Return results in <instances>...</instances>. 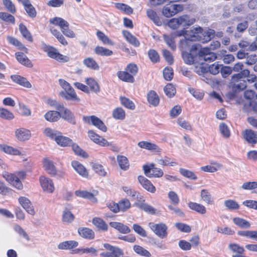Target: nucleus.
<instances>
[{"label": "nucleus", "instance_id": "nucleus-1", "mask_svg": "<svg viewBox=\"0 0 257 257\" xmlns=\"http://www.w3.org/2000/svg\"><path fill=\"white\" fill-rule=\"evenodd\" d=\"M195 22V19L194 18H190L187 15H184L170 19L168 22V26L174 30L177 29L180 27H182L184 29H186Z\"/></svg>", "mask_w": 257, "mask_h": 257}, {"label": "nucleus", "instance_id": "nucleus-2", "mask_svg": "<svg viewBox=\"0 0 257 257\" xmlns=\"http://www.w3.org/2000/svg\"><path fill=\"white\" fill-rule=\"evenodd\" d=\"M42 48L51 58L61 62H67L69 60V58L67 56L60 54L58 50L53 47L43 44Z\"/></svg>", "mask_w": 257, "mask_h": 257}, {"label": "nucleus", "instance_id": "nucleus-3", "mask_svg": "<svg viewBox=\"0 0 257 257\" xmlns=\"http://www.w3.org/2000/svg\"><path fill=\"white\" fill-rule=\"evenodd\" d=\"M198 46L193 45L190 49V52H182V57L184 62L188 65H192L198 62V53L197 52Z\"/></svg>", "mask_w": 257, "mask_h": 257}, {"label": "nucleus", "instance_id": "nucleus-4", "mask_svg": "<svg viewBox=\"0 0 257 257\" xmlns=\"http://www.w3.org/2000/svg\"><path fill=\"white\" fill-rule=\"evenodd\" d=\"M183 10V5L169 4L164 7L162 14L165 17L170 18L181 12Z\"/></svg>", "mask_w": 257, "mask_h": 257}, {"label": "nucleus", "instance_id": "nucleus-5", "mask_svg": "<svg viewBox=\"0 0 257 257\" xmlns=\"http://www.w3.org/2000/svg\"><path fill=\"white\" fill-rule=\"evenodd\" d=\"M104 247L110 252H103L100 254L101 257H122L123 251L119 248L112 246L108 243H104Z\"/></svg>", "mask_w": 257, "mask_h": 257}, {"label": "nucleus", "instance_id": "nucleus-6", "mask_svg": "<svg viewBox=\"0 0 257 257\" xmlns=\"http://www.w3.org/2000/svg\"><path fill=\"white\" fill-rule=\"evenodd\" d=\"M83 120L85 122L92 124L103 132L107 131V127L103 122L95 115L84 116L83 117Z\"/></svg>", "mask_w": 257, "mask_h": 257}, {"label": "nucleus", "instance_id": "nucleus-7", "mask_svg": "<svg viewBox=\"0 0 257 257\" xmlns=\"http://www.w3.org/2000/svg\"><path fill=\"white\" fill-rule=\"evenodd\" d=\"M149 226L152 230L159 237L164 238L167 236L168 227L165 224L163 223L156 224L150 222Z\"/></svg>", "mask_w": 257, "mask_h": 257}, {"label": "nucleus", "instance_id": "nucleus-8", "mask_svg": "<svg viewBox=\"0 0 257 257\" xmlns=\"http://www.w3.org/2000/svg\"><path fill=\"white\" fill-rule=\"evenodd\" d=\"M2 176L7 182L13 186L18 189H22L23 187V184L21 181L18 180V178L17 177L15 173L12 174L5 171L3 173Z\"/></svg>", "mask_w": 257, "mask_h": 257}, {"label": "nucleus", "instance_id": "nucleus-9", "mask_svg": "<svg viewBox=\"0 0 257 257\" xmlns=\"http://www.w3.org/2000/svg\"><path fill=\"white\" fill-rule=\"evenodd\" d=\"M216 58V55L210 52V49L208 48H203L198 52V59L200 60L210 62L214 61Z\"/></svg>", "mask_w": 257, "mask_h": 257}, {"label": "nucleus", "instance_id": "nucleus-10", "mask_svg": "<svg viewBox=\"0 0 257 257\" xmlns=\"http://www.w3.org/2000/svg\"><path fill=\"white\" fill-rule=\"evenodd\" d=\"M39 181L44 191L49 193H52L54 192L55 187L51 179L42 176L39 178Z\"/></svg>", "mask_w": 257, "mask_h": 257}, {"label": "nucleus", "instance_id": "nucleus-11", "mask_svg": "<svg viewBox=\"0 0 257 257\" xmlns=\"http://www.w3.org/2000/svg\"><path fill=\"white\" fill-rule=\"evenodd\" d=\"M88 136L93 142L102 147H107L110 145L109 143L106 140L96 134L93 131H89Z\"/></svg>", "mask_w": 257, "mask_h": 257}, {"label": "nucleus", "instance_id": "nucleus-12", "mask_svg": "<svg viewBox=\"0 0 257 257\" xmlns=\"http://www.w3.org/2000/svg\"><path fill=\"white\" fill-rule=\"evenodd\" d=\"M15 134L17 140L21 142L28 140L31 137L30 131L23 127L16 129Z\"/></svg>", "mask_w": 257, "mask_h": 257}, {"label": "nucleus", "instance_id": "nucleus-13", "mask_svg": "<svg viewBox=\"0 0 257 257\" xmlns=\"http://www.w3.org/2000/svg\"><path fill=\"white\" fill-rule=\"evenodd\" d=\"M19 202L25 210L30 214L34 215L35 211L30 200L25 197H20Z\"/></svg>", "mask_w": 257, "mask_h": 257}, {"label": "nucleus", "instance_id": "nucleus-14", "mask_svg": "<svg viewBox=\"0 0 257 257\" xmlns=\"http://www.w3.org/2000/svg\"><path fill=\"white\" fill-rule=\"evenodd\" d=\"M43 167L45 171L51 176L55 174L56 168L54 162L48 158H44L42 160Z\"/></svg>", "mask_w": 257, "mask_h": 257}, {"label": "nucleus", "instance_id": "nucleus-15", "mask_svg": "<svg viewBox=\"0 0 257 257\" xmlns=\"http://www.w3.org/2000/svg\"><path fill=\"white\" fill-rule=\"evenodd\" d=\"M71 166L74 170L81 176L84 178H87L88 176V173L85 167L80 162L77 161H72Z\"/></svg>", "mask_w": 257, "mask_h": 257}, {"label": "nucleus", "instance_id": "nucleus-16", "mask_svg": "<svg viewBox=\"0 0 257 257\" xmlns=\"http://www.w3.org/2000/svg\"><path fill=\"white\" fill-rule=\"evenodd\" d=\"M60 95L67 100L75 101L76 102H79L80 100L73 88L65 91H62L60 92Z\"/></svg>", "mask_w": 257, "mask_h": 257}, {"label": "nucleus", "instance_id": "nucleus-17", "mask_svg": "<svg viewBox=\"0 0 257 257\" xmlns=\"http://www.w3.org/2000/svg\"><path fill=\"white\" fill-rule=\"evenodd\" d=\"M202 32V28L199 26L193 27L190 31H188L187 36L192 41H196L200 39V35Z\"/></svg>", "mask_w": 257, "mask_h": 257}, {"label": "nucleus", "instance_id": "nucleus-18", "mask_svg": "<svg viewBox=\"0 0 257 257\" xmlns=\"http://www.w3.org/2000/svg\"><path fill=\"white\" fill-rule=\"evenodd\" d=\"M138 179L139 183L144 189L151 193H155L156 188L148 179L143 176H139Z\"/></svg>", "mask_w": 257, "mask_h": 257}, {"label": "nucleus", "instance_id": "nucleus-19", "mask_svg": "<svg viewBox=\"0 0 257 257\" xmlns=\"http://www.w3.org/2000/svg\"><path fill=\"white\" fill-rule=\"evenodd\" d=\"M192 42L187 35L181 39L179 43V47L182 52H185L187 50H190L192 46L196 45V44H193Z\"/></svg>", "mask_w": 257, "mask_h": 257}, {"label": "nucleus", "instance_id": "nucleus-20", "mask_svg": "<svg viewBox=\"0 0 257 257\" xmlns=\"http://www.w3.org/2000/svg\"><path fill=\"white\" fill-rule=\"evenodd\" d=\"M97 192L95 194L92 193L86 190H78L75 191V194L76 196L88 199L92 201L93 202H96L97 199L95 198V196L96 195Z\"/></svg>", "mask_w": 257, "mask_h": 257}, {"label": "nucleus", "instance_id": "nucleus-21", "mask_svg": "<svg viewBox=\"0 0 257 257\" xmlns=\"http://www.w3.org/2000/svg\"><path fill=\"white\" fill-rule=\"evenodd\" d=\"M0 151L11 155L21 156L22 155L21 152L18 149L5 144H0Z\"/></svg>", "mask_w": 257, "mask_h": 257}, {"label": "nucleus", "instance_id": "nucleus-22", "mask_svg": "<svg viewBox=\"0 0 257 257\" xmlns=\"http://www.w3.org/2000/svg\"><path fill=\"white\" fill-rule=\"evenodd\" d=\"M11 78L15 83L26 88H31L32 85L26 78L18 75H12Z\"/></svg>", "mask_w": 257, "mask_h": 257}, {"label": "nucleus", "instance_id": "nucleus-23", "mask_svg": "<svg viewBox=\"0 0 257 257\" xmlns=\"http://www.w3.org/2000/svg\"><path fill=\"white\" fill-rule=\"evenodd\" d=\"M156 161L159 165L164 166H174L177 165L174 159L167 156L157 158Z\"/></svg>", "mask_w": 257, "mask_h": 257}, {"label": "nucleus", "instance_id": "nucleus-24", "mask_svg": "<svg viewBox=\"0 0 257 257\" xmlns=\"http://www.w3.org/2000/svg\"><path fill=\"white\" fill-rule=\"evenodd\" d=\"M109 225L121 233L126 234L131 232V229L126 225L118 222H110Z\"/></svg>", "mask_w": 257, "mask_h": 257}, {"label": "nucleus", "instance_id": "nucleus-25", "mask_svg": "<svg viewBox=\"0 0 257 257\" xmlns=\"http://www.w3.org/2000/svg\"><path fill=\"white\" fill-rule=\"evenodd\" d=\"M147 100L150 104L157 106L159 105L160 98L155 91L151 90L147 93Z\"/></svg>", "mask_w": 257, "mask_h": 257}, {"label": "nucleus", "instance_id": "nucleus-26", "mask_svg": "<svg viewBox=\"0 0 257 257\" xmlns=\"http://www.w3.org/2000/svg\"><path fill=\"white\" fill-rule=\"evenodd\" d=\"M215 32L213 30L208 29L203 30L202 29V32L200 35V39L199 41L203 43H206L211 40L214 36Z\"/></svg>", "mask_w": 257, "mask_h": 257}, {"label": "nucleus", "instance_id": "nucleus-27", "mask_svg": "<svg viewBox=\"0 0 257 257\" xmlns=\"http://www.w3.org/2000/svg\"><path fill=\"white\" fill-rule=\"evenodd\" d=\"M138 145L142 149H146L149 151H155L156 152L160 151V149L157 145L149 142L141 141L138 143Z\"/></svg>", "mask_w": 257, "mask_h": 257}, {"label": "nucleus", "instance_id": "nucleus-28", "mask_svg": "<svg viewBox=\"0 0 257 257\" xmlns=\"http://www.w3.org/2000/svg\"><path fill=\"white\" fill-rule=\"evenodd\" d=\"M55 142L58 145L63 147L71 146L73 142L72 140L70 138L62 136L61 133H60V135L56 138Z\"/></svg>", "mask_w": 257, "mask_h": 257}, {"label": "nucleus", "instance_id": "nucleus-29", "mask_svg": "<svg viewBox=\"0 0 257 257\" xmlns=\"http://www.w3.org/2000/svg\"><path fill=\"white\" fill-rule=\"evenodd\" d=\"M244 138L250 144H255L257 143V133L252 130H246L244 133Z\"/></svg>", "mask_w": 257, "mask_h": 257}, {"label": "nucleus", "instance_id": "nucleus-30", "mask_svg": "<svg viewBox=\"0 0 257 257\" xmlns=\"http://www.w3.org/2000/svg\"><path fill=\"white\" fill-rule=\"evenodd\" d=\"M117 76L119 79L124 82L133 83L135 81V78L133 75L130 74L126 70L118 71Z\"/></svg>", "mask_w": 257, "mask_h": 257}, {"label": "nucleus", "instance_id": "nucleus-31", "mask_svg": "<svg viewBox=\"0 0 257 257\" xmlns=\"http://www.w3.org/2000/svg\"><path fill=\"white\" fill-rule=\"evenodd\" d=\"M16 58L18 61L22 65L31 67L32 64L27 56L22 52H17L15 54Z\"/></svg>", "mask_w": 257, "mask_h": 257}, {"label": "nucleus", "instance_id": "nucleus-32", "mask_svg": "<svg viewBox=\"0 0 257 257\" xmlns=\"http://www.w3.org/2000/svg\"><path fill=\"white\" fill-rule=\"evenodd\" d=\"M188 206L191 209L194 210L201 214H204L206 212V207L202 204L196 202H190L188 203Z\"/></svg>", "mask_w": 257, "mask_h": 257}, {"label": "nucleus", "instance_id": "nucleus-33", "mask_svg": "<svg viewBox=\"0 0 257 257\" xmlns=\"http://www.w3.org/2000/svg\"><path fill=\"white\" fill-rule=\"evenodd\" d=\"M50 23L54 25L58 26L60 28L61 30L64 28L69 27V23L64 19L60 17H55L50 20Z\"/></svg>", "mask_w": 257, "mask_h": 257}, {"label": "nucleus", "instance_id": "nucleus-34", "mask_svg": "<svg viewBox=\"0 0 257 257\" xmlns=\"http://www.w3.org/2000/svg\"><path fill=\"white\" fill-rule=\"evenodd\" d=\"M122 34L126 41L135 47H138L140 43L136 37L127 31H123Z\"/></svg>", "mask_w": 257, "mask_h": 257}, {"label": "nucleus", "instance_id": "nucleus-35", "mask_svg": "<svg viewBox=\"0 0 257 257\" xmlns=\"http://www.w3.org/2000/svg\"><path fill=\"white\" fill-rule=\"evenodd\" d=\"M117 161L120 168L124 170H127L130 168V163L127 158L121 155L117 156Z\"/></svg>", "mask_w": 257, "mask_h": 257}, {"label": "nucleus", "instance_id": "nucleus-36", "mask_svg": "<svg viewBox=\"0 0 257 257\" xmlns=\"http://www.w3.org/2000/svg\"><path fill=\"white\" fill-rule=\"evenodd\" d=\"M78 245V242L74 240H68L60 243L58 248L60 249H71L77 247Z\"/></svg>", "mask_w": 257, "mask_h": 257}, {"label": "nucleus", "instance_id": "nucleus-37", "mask_svg": "<svg viewBox=\"0 0 257 257\" xmlns=\"http://www.w3.org/2000/svg\"><path fill=\"white\" fill-rule=\"evenodd\" d=\"M201 199L208 204H213L214 203L213 198L210 193L207 189H202L200 192Z\"/></svg>", "mask_w": 257, "mask_h": 257}, {"label": "nucleus", "instance_id": "nucleus-38", "mask_svg": "<svg viewBox=\"0 0 257 257\" xmlns=\"http://www.w3.org/2000/svg\"><path fill=\"white\" fill-rule=\"evenodd\" d=\"M44 117L47 121L54 122L57 121L60 118L61 114L60 112L57 111L50 110L45 114Z\"/></svg>", "mask_w": 257, "mask_h": 257}, {"label": "nucleus", "instance_id": "nucleus-39", "mask_svg": "<svg viewBox=\"0 0 257 257\" xmlns=\"http://www.w3.org/2000/svg\"><path fill=\"white\" fill-rule=\"evenodd\" d=\"M78 232L80 236L87 239H92L94 237V232L88 228H79Z\"/></svg>", "mask_w": 257, "mask_h": 257}, {"label": "nucleus", "instance_id": "nucleus-40", "mask_svg": "<svg viewBox=\"0 0 257 257\" xmlns=\"http://www.w3.org/2000/svg\"><path fill=\"white\" fill-rule=\"evenodd\" d=\"M163 38L167 45L173 51L176 50V46L175 42V37L174 35L171 34L167 35L164 34Z\"/></svg>", "mask_w": 257, "mask_h": 257}, {"label": "nucleus", "instance_id": "nucleus-41", "mask_svg": "<svg viewBox=\"0 0 257 257\" xmlns=\"http://www.w3.org/2000/svg\"><path fill=\"white\" fill-rule=\"evenodd\" d=\"M85 82L88 85L90 89L97 93L100 91V88L97 82L92 78H87L85 79Z\"/></svg>", "mask_w": 257, "mask_h": 257}, {"label": "nucleus", "instance_id": "nucleus-42", "mask_svg": "<svg viewBox=\"0 0 257 257\" xmlns=\"http://www.w3.org/2000/svg\"><path fill=\"white\" fill-rule=\"evenodd\" d=\"M224 206L229 210H235L239 208V205L237 202L232 199H227L224 201Z\"/></svg>", "mask_w": 257, "mask_h": 257}, {"label": "nucleus", "instance_id": "nucleus-43", "mask_svg": "<svg viewBox=\"0 0 257 257\" xmlns=\"http://www.w3.org/2000/svg\"><path fill=\"white\" fill-rule=\"evenodd\" d=\"M61 117L64 119L67 120L72 124L75 123V120L73 114L71 111L68 108L65 109L62 112Z\"/></svg>", "mask_w": 257, "mask_h": 257}, {"label": "nucleus", "instance_id": "nucleus-44", "mask_svg": "<svg viewBox=\"0 0 257 257\" xmlns=\"http://www.w3.org/2000/svg\"><path fill=\"white\" fill-rule=\"evenodd\" d=\"M112 117L115 119L123 120L125 117V112L121 107H117L113 109Z\"/></svg>", "mask_w": 257, "mask_h": 257}, {"label": "nucleus", "instance_id": "nucleus-45", "mask_svg": "<svg viewBox=\"0 0 257 257\" xmlns=\"http://www.w3.org/2000/svg\"><path fill=\"white\" fill-rule=\"evenodd\" d=\"M43 132L46 137L50 138L52 140H54L55 141L56 140V138H58V136L60 135V132L50 127L45 128Z\"/></svg>", "mask_w": 257, "mask_h": 257}, {"label": "nucleus", "instance_id": "nucleus-46", "mask_svg": "<svg viewBox=\"0 0 257 257\" xmlns=\"http://www.w3.org/2000/svg\"><path fill=\"white\" fill-rule=\"evenodd\" d=\"M92 223L96 227L103 231H106L108 229L107 224L100 218L95 217L93 218Z\"/></svg>", "mask_w": 257, "mask_h": 257}, {"label": "nucleus", "instance_id": "nucleus-47", "mask_svg": "<svg viewBox=\"0 0 257 257\" xmlns=\"http://www.w3.org/2000/svg\"><path fill=\"white\" fill-rule=\"evenodd\" d=\"M74 215L67 209H65L62 214V221L66 223H70L74 219Z\"/></svg>", "mask_w": 257, "mask_h": 257}, {"label": "nucleus", "instance_id": "nucleus-48", "mask_svg": "<svg viewBox=\"0 0 257 257\" xmlns=\"http://www.w3.org/2000/svg\"><path fill=\"white\" fill-rule=\"evenodd\" d=\"M83 63L88 68L93 70H98L99 69V65L92 58L88 57L83 60Z\"/></svg>", "mask_w": 257, "mask_h": 257}, {"label": "nucleus", "instance_id": "nucleus-49", "mask_svg": "<svg viewBox=\"0 0 257 257\" xmlns=\"http://www.w3.org/2000/svg\"><path fill=\"white\" fill-rule=\"evenodd\" d=\"M147 14L148 17L152 20L154 23H155L158 26H160L162 24V22L159 18V17L157 16V13L154 11L149 9L147 11Z\"/></svg>", "mask_w": 257, "mask_h": 257}, {"label": "nucleus", "instance_id": "nucleus-50", "mask_svg": "<svg viewBox=\"0 0 257 257\" xmlns=\"http://www.w3.org/2000/svg\"><path fill=\"white\" fill-rule=\"evenodd\" d=\"M25 10L29 17L31 18H35L36 16V11L35 8L31 4L30 1H29L24 5Z\"/></svg>", "mask_w": 257, "mask_h": 257}, {"label": "nucleus", "instance_id": "nucleus-51", "mask_svg": "<svg viewBox=\"0 0 257 257\" xmlns=\"http://www.w3.org/2000/svg\"><path fill=\"white\" fill-rule=\"evenodd\" d=\"M233 221L235 224L241 228H248L250 226L249 222L240 217H234Z\"/></svg>", "mask_w": 257, "mask_h": 257}, {"label": "nucleus", "instance_id": "nucleus-52", "mask_svg": "<svg viewBox=\"0 0 257 257\" xmlns=\"http://www.w3.org/2000/svg\"><path fill=\"white\" fill-rule=\"evenodd\" d=\"M213 164L214 166L207 165L201 167L200 169L204 172L213 173L217 171L222 167L220 164L216 162L214 163Z\"/></svg>", "mask_w": 257, "mask_h": 257}, {"label": "nucleus", "instance_id": "nucleus-53", "mask_svg": "<svg viewBox=\"0 0 257 257\" xmlns=\"http://www.w3.org/2000/svg\"><path fill=\"white\" fill-rule=\"evenodd\" d=\"M94 51L96 54L100 56H108L111 55L113 53L111 50L104 47L99 46L96 47L95 48Z\"/></svg>", "mask_w": 257, "mask_h": 257}, {"label": "nucleus", "instance_id": "nucleus-54", "mask_svg": "<svg viewBox=\"0 0 257 257\" xmlns=\"http://www.w3.org/2000/svg\"><path fill=\"white\" fill-rule=\"evenodd\" d=\"M71 146L76 155L80 156L84 158H87L88 157V155L87 153L81 149L78 145L72 142V145H71Z\"/></svg>", "mask_w": 257, "mask_h": 257}, {"label": "nucleus", "instance_id": "nucleus-55", "mask_svg": "<svg viewBox=\"0 0 257 257\" xmlns=\"http://www.w3.org/2000/svg\"><path fill=\"white\" fill-rule=\"evenodd\" d=\"M134 250L140 255L145 257H150L151 256V254L149 251L140 245H134Z\"/></svg>", "mask_w": 257, "mask_h": 257}, {"label": "nucleus", "instance_id": "nucleus-56", "mask_svg": "<svg viewBox=\"0 0 257 257\" xmlns=\"http://www.w3.org/2000/svg\"><path fill=\"white\" fill-rule=\"evenodd\" d=\"M7 40L9 43L16 47H17L19 49L24 50L26 49L25 47L16 38L8 36L7 37Z\"/></svg>", "mask_w": 257, "mask_h": 257}, {"label": "nucleus", "instance_id": "nucleus-57", "mask_svg": "<svg viewBox=\"0 0 257 257\" xmlns=\"http://www.w3.org/2000/svg\"><path fill=\"white\" fill-rule=\"evenodd\" d=\"M120 100L122 105L126 108L134 110L135 109L136 106L135 103L128 98L125 97H120Z\"/></svg>", "mask_w": 257, "mask_h": 257}, {"label": "nucleus", "instance_id": "nucleus-58", "mask_svg": "<svg viewBox=\"0 0 257 257\" xmlns=\"http://www.w3.org/2000/svg\"><path fill=\"white\" fill-rule=\"evenodd\" d=\"M179 172L182 175L189 179L196 180L197 179V177L195 174V173L188 170L180 168Z\"/></svg>", "mask_w": 257, "mask_h": 257}, {"label": "nucleus", "instance_id": "nucleus-59", "mask_svg": "<svg viewBox=\"0 0 257 257\" xmlns=\"http://www.w3.org/2000/svg\"><path fill=\"white\" fill-rule=\"evenodd\" d=\"M19 30L24 37L30 42L33 41V38L30 33L24 25L21 24L19 25Z\"/></svg>", "mask_w": 257, "mask_h": 257}, {"label": "nucleus", "instance_id": "nucleus-60", "mask_svg": "<svg viewBox=\"0 0 257 257\" xmlns=\"http://www.w3.org/2000/svg\"><path fill=\"white\" fill-rule=\"evenodd\" d=\"M122 190L128 196L134 199H138L139 198L140 193L128 187L124 186L122 187Z\"/></svg>", "mask_w": 257, "mask_h": 257}, {"label": "nucleus", "instance_id": "nucleus-61", "mask_svg": "<svg viewBox=\"0 0 257 257\" xmlns=\"http://www.w3.org/2000/svg\"><path fill=\"white\" fill-rule=\"evenodd\" d=\"M249 75V71L247 69L243 70L240 73H237L233 75L232 76V82H235L237 80L240 79L242 78H245L248 76Z\"/></svg>", "mask_w": 257, "mask_h": 257}, {"label": "nucleus", "instance_id": "nucleus-62", "mask_svg": "<svg viewBox=\"0 0 257 257\" xmlns=\"http://www.w3.org/2000/svg\"><path fill=\"white\" fill-rule=\"evenodd\" d=\"M119 211H125L131 207V203L127 199H123L119 201L118 203Z\"/></svg>", "mask_w": 257, "mask_h": 257}, {"label": "nucleus", "instance_id": "nucleus-63", "mask_svg": "<svg viewBox=\"0 0 257 257\" xmlns=\"http://www.w3.org/2000/svg\"><path fill=\"white\" fill-rule=\"evenodd\" d=\"M115 7L117 9L123 12L126 14H131L133 13V9L126 4L117 3L115 4Z\"/></svg>", "mask_w": 257, "mask_h": 257}, {"label": "nucleus", "instance_id": "nucleus-64", "mask_svg": "<svg viewBox=\"0 0 257 257\" xmlns=\"http://www.w3.org/2000/svg\"><path fill=\"white\" fill-rule=\"evenodd\" d=\"M0 117L4 119L11 120L14 118V115L12 112L8 109L0 108Z\"/></svg>", "mask_w": 257, "mask_h": 257}]
</instances>
